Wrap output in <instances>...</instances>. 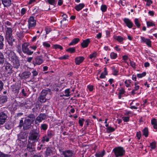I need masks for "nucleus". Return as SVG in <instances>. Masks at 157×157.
<instances>
[{
  "label": "nucleus",
  "mask_w": 157,
  "mask_h": 157,
  "mask_svg": "<svg viewBox=\"0 0 157 157\" xmlns=\"http://www.w3.org/2000/svg\"><path fill=\"white\" fill-rule=\"evenodd\" d=\"M52 152L51 148L48 147L46 149L45 154L47 156H50L52 154Z\"/></svg>",
  "instance_id": "27"
},
{
  "label": "nucleus",
  "mask_w": 157,
  "mask_h": 157,
  "mask_svg": "<svg viewBox=\"0 0 157 157\" xmlns=\"http://www.w3.org/2000/svg\"><path fill=\"white\" fill-rule=\"evenodd\" d=\"M38 101L41 103L45 102L46 100H49V99L48 98H46L45 97H43L41 95L38 98Z\"/></svg>",
  "instance_id": "23"
},
{
  "label": "nucleus",
  "mask_w": 157,
  "mask_h": 157,
  "mask_svg": "<svg viewBox=\"0 0 157 157\" xmlns=\"http://www.w3.org/2000/svg\"><path fill=\"white\" fill-rule=\"evenodd\" d=\"M47 1L49 4L52 5H54L55 2V0H47Z\"/></svg>",
  "instance_id": "59"
},
{
  "label": "nucleus",
  "mask_w": 157,
  "mask_h": 157,
  "mask_svg": "<svg viewBox=\"0 0 157 157\" xmlns=\"http://www.w3.org/2000/svg\"><path fill=\"white\" fill-rule=\"evenodd\" d=\"M67 51L71 53H73L75 51V48H70L67 50Z\"/></svg>",
  "instance_id": "54"
},
{
  "label": "nucleus",
  "mask_w": 157,
  "mask_h": 157,
  "mask_svg": "<svg viewBox=\"0 0 157 157\" xmlns=\"http://www.w3.org/2000/svg\"><path fill=\"white\" fill-rule=\"evenodd\" d=\"M36 21L34 19V17L31 16L29 19L28 21L29 29H32L36 26Z\"/></svg>",
  "instance_id": "9"
},
{
  "label": "nucleus",
  "mask_w": 157,
  "mask_h": 157,
  "mask_svg": "<svg viewBox=\"0 0 157 157\" xmlns=\"http://www.w3.org/2000/svg\"><path fill=\"white\" fill-rule=\"evenodd\" d=\"M50 138L47 136H45L43 137L41 140V141L43 143H44L45 142H48L49 141Z\"/></svg>",
  "instance_id": "35"
},
{
  "label": "nucleus",
  "mask_w": 157,
  "mask_h": 157,
  "mask_svg": "<svg viewBox=\"0 0 157 157\" xmlns=\"http://www.w3.org/2000/svg\"><path fill=\"white\" fill-rule=\"evenodd\" d=\"M114 39L120 43L122 42L124 40V39L120 36H116Z\"/></svg>",
  "instance_id": "38"
},
{
  "label": "nucleus",
  "mask_w": 157,
  "mask_h": 157,
  "mask_svg": "<svg viewBox=\"0 0 157 157\" xmlns=\"http://www.w3.org/2000/svg\"><path fill=\"white\" fill-rule=\"evenodd\" d=\"M4 62V57L2 53L0 52V63L2 64Z\"/></svg>",
  "instance_id": "40"
},
{
  "label": "nucleus",
  "mask_w": 157,
  "mask_h": 157,
  "mask_svg": "<svg viewBox=\"0 0 157 157\" xmlns=\"http://www.w3.org/2000/svg\"><path fill=\"white\" fill-rule=\"evenodd\" d=\"M64 157H71L74 155V151L67 150L62 151V154Z\"/></svg>",
  "instance_id": "13"
},
{
  "label": "nucleus",
  "mask_w": 157,
  "mask_h": 157,
  "mask_svg": "<svg viewBox=\"0 0 157 157\" xmlns=\"http://www.w3.org/2000/svg\"><path fill=\"white\" fill-rule=\"evenodd\" d=\"M112 68L113 75H118V70L114 67H113Z\"/></svg>",
  "instance_id": "36"
},
{
  "label": "nucleus",
  "mask_w": 157,
  "mask_h": 157,
  "mask_svg": "<svg viewBox=\"0 0 157 157\" xmlns=\"http://www.w3.org/2000/svg\"><path fill=\"white\" fill-rule=\"evenodd\" d=\"M7 100V97L5 95H0V104H2L6 102Z\"/></svg>",
  "instance_id": "22"
},
{
  "label": "nucleus",
  "mask_w": 157,
  "mask_h": 157,
  "mask_svg": "<svg viewBox=\"0 0 157 157\" xmlns=\"http://www.w3.org/2000/svg\"><path fill=\"white\" fill-rule=\"evenodd\" d=\"M140 38L141 42L145 43L148 46H151V42L150 39L146 38L143 36H140Z\"/></svg>",
  "instance_id": "17"
},
{
  "label": "nucleus",
  "mask_w": 157,
  "mask_h": 157,
  "mask_svg": "<svg viewBox=\"0 0 157 157\" xmlns=\"http://www.w3.org/2000/svg\"><path fill=\"white\" fill-rule=\"evenodd\" d=\"M46 118V115L44 113H41L39 114L38 116L36 117L35 122H37V121L38 122H40L42 120H45Z\"/></svg>",
  "instance_id": "16"
},
{
  "label": "nucleus",
  "mask_w": 157,
  "mask_h": 157,
  "mask_svg": "<svg viewBox=\"0 0 157 157\" xmlns=\"http://www.w3.org/2000/svg\"><path fill=\"white\" fill-rule=\"evenodd\" d=\"M117 54L114 52H112L110 54V57L112 59H114L117 57Z\"/></svg>",
  "instance_id": "42"
},
{
  "label": "nucleus",
  "mask_w": 157,
  "mask_h": 157,
  "mask_svg": "<svg viewBox=\"0 0 157 157\" xmlns=\"http://www.w3.org/2000/svg\"><path fill=\"white\" fill-rule=\"evenodd\" d=\"M136 136L137 137V139L138 140H140L141 136V132L140 131L137 132Z\"/></svg>",
  "instance_id": "61"
},
{
  "label": "nucleus",
  "mask_w": 157,
  "mask_h": 157,
  "mask_svg": "<svg viewBox=\"0 0 157 157\" xmlns=\"http://www.w3.org/2000/svg\"><path fill=\"white\" fill-rule=\"evenodd\" d=\"M20 94H21L22 96H26V94L25 92L24 89H22L21 92L20 93Z\"/></svg>",
  "instance_id": "63"
},
{
  "label": "nucleus",
  "mask_w": 157,
  "mask_h": 157,
  "mask_svg": "<svg viewBox=\"0 0 157 157\" xmlns=\"http://www.w3.org/2000/svg\"><path fill=\"white\" fill-rule=\"evenodd\" d=\"M147 24L148 27L155 26V24L152 22L147 21Z\"/></svg>",
  "instance_id": "52"
},
{
  "label": "nucleus",
  "mask_w": 157,
  "mask_h": 157,
  "mask_svg": "<svg viewBox=\"0 0 157 157\" xmlns=\"http://www.w3.org/2000/svg\"><path fill=\"white\" fill-rule=\"evenodd\" d=\"M0 157H8V155L5 154L1 152H0Z\"/></svg>",
  "instance_id": "64"
},
{
  "label": "nucleus",
  "mask_w": 157,
  "mask_h": 157,
  "mask_svg": "<svg viewBox=\"0 0 157 157\" xmlns=\"http://www.w3.org/2000/svg\"><path fill=\"white\" fill-rule=\"evenodd\" d=\"M43 46L46 48H48L50 47V45L48 42H44L43 43Z\"/></svg>",
  "instance_id": "43"
},
{
  "label": "nucleus",
  "mask_w": 157,
  "mask_h": 157,
  "mask_svg": "<svg viewBox=\"0 0 157 157\" xmlns=\"http://www.w3.org/2000/svg\"><path fill=\"white\" fill-rule=\"evenodd\" d=\"M6 71L8 72V73H12V66L9 63H5L4 65Z\"/></svg>",
  "instance_id": "15"
},
{
  "label": "nucleus",
  "mask_w": 157,
  "mask_h": 157,
  "mask_svg": "<svg viewBox=\"0 0 157 157\" xmlns=\"http://www.w3.org/2000/svg\"><path fill=\"white\" fill-rule=\"evenodd\" d=\"M97 56V53L96 52H93L92 54H90L89 56V57L90 59H92L93 58H95Z\"/></svg>",
  "instance_id": "50"
},
{
  "label": "nucleus",
  "mask_w": 157,
  "mask_h": 157,
  "mask_svg": "<svg viewBox=\"0 0 157 157\" xmlns=\"http://www.w3.org/2000/svg\"><path fill=\"white\" fill-rule=\"evenodd\" d=\"M105 154V151L103 150L102 151H99L96 153L95 155L96 157H102Z\"/></svg>",
  "instance_id": "28"
},
{
  "label": "nucleus",
  "mask_w": 157,
  "mask_h": 157,
  "mask_svg": "<svg viewBox=\"0 0 157 157\" xmlns=\"http://www.w3.org/2000/svg\"><path fill=\"white\" fill-rule=\"evenodd\" d=\"M4 40L3 36L0 35V49H2L3 48L4 46L3 41Z\"/></svg>",
  "instance_id": "30"
},
{
  "label": "nucleus",
  "mask_w": 157,
  "mask_h": 157,
  "mask_svg": "<svg viewBox=\"0 0 157 157\" xmlns=\"http://www.w3.org/2000/svg\"><path fill=\"white\" fill-rule=\"evenodd\" d=\"M5 54L6 57L8 58L10 61L17 57L14 52L10 50H6Z\"/></svg>",
  "instance_id": "7"
},
{
  "label": "nucleus",
  "mask_w": 157,
  "mask_h": 157,
  "mask_svg": "<svg viewBox=\"0 0 157 157\" xmlns=\"http://www.w3.org/2000/svg\"><path fill=\"white\" fill-rule=\"evenodd\" d=\"M25 118H29L28 119H30L31 121H34L35 120V117L34 115L33 114H30L28 116Z\"/></svg>",
  "instance_id": "34"
},
{
  "label": "nucleus",
  "mask_w": 157,
  "mask_h": 157,
  "mask_svg": "<svg viewBox=\"0 0 157 157\" xmlns=\"http://www.w3.org/2000/svg\"><path fill=\"white\" fill-rule=\"evenodd\" d=\"M2 3L5 7L10 6L11 4V0H2Z\"/></svg>",
  "instance_id": "24"
},
{
  "label": "nucleus",
  "mask_w": 157,
  "mask_h": 157,
  "mask_svg": "<svg viewBox=\"0 0 157 157\" xmlns=\"http://www.w3.org/2000/svg\"><path fill=\"white\" fill-rule=\"evenodd\" d=\"M152 125H153L154 128L157 127V121L155 119H153L151 121Z\"/></svg>",
  "instance_id": "39"
},
{
  "label": "nucleus",
  "mask_w": 157,
  "mask_h": 157,
  "mask_svg": "<svg viewBox=\"0 0 157 157\" xmlns=\"http://www.w3.org/2000/svg\"><path fill=\"white\" fill-rule=\"evenodd\" d=\"M70 92L69 90V89H68L66 90L64 92V94H63L62 95H60V97H62L63 96H64L66 97H69L70 96Z\"/></svg>",
  "instance_id": "32"
},
{
  "label": "nucleus",
  "mask_w": 157,
  "mask_h": 157,
  "mask_svg": "<svg viewBox=\"0 0 157 157\" xmlns=\"http://www.w3.org/2000/svg\"><path fill=\"white\" fill-rule=\"evenodd\" d=\"M131 81H132L131 80L128 79L126 80L124 82L125 86L127 87H129L130 86V84L131 82Z\"/></svg>",
  "instance_id": "44"
},
{
  "label": "nucleus",
  "mask_w": 157,
  "mask_h": 157,
  "mask_svg": "<svg viewBox=\"0 0 157 157\" xmlns=\"http://www.w3.org/2000/svg\"><path fill=\"white\" fill-rule=\"evenodd\" d=\"M90 42V39H87L83 40V42L81 44V45L83 48L87 47L89 43Z\"/></svg>",
  "instance_id": "19"
},
{
  "label": "nucleus",
  "mask_w": 157,
  "mask_h": 157,
  "mask_svg": "<svg viewBox=\"0 0 157 157\" xmlns=\"http://www.w3.org/2000/svg\"><path fill=\"white\" fill-rule=\"evenodd\" d=\"M150 146L151 148L154 149L155 147V142H152L150 144Z\"/></svg>",
  "instance_id": "58"
},
{
  "label": "nucleus",
  "mask_w": 157,
  "mask_h": 157,
  "mask_svg": "<svg viewBox=\"0 0 157 157\" xmlns=\"http://www.w3.org/2000/svg\"><path fill=\"white\" fill-rule=\"evenodd\" d=\"M129 117H123L122 119L124 122H127L129 121Z\"/></svg>",
  "instance_id": "55"
},
{
  "label": "nucleus",
  "mask_w": 157,
  "mask_h": 157,
  "mask_svg": "<svg viewBox=\"0 0 157 157\" xmlns=\"http://www.w3.org/2000/svg\"><path fill=\"white\" fill-rule=\"evenodd\" d=\"M20 89L18 85H13L12 86V90L16 94H18Z\"/></svg>",
  "instance_id": "21"
},
{
  "label": "nucleus",
  "mask_w": 157,
  "mask_h": 157,
  "mask_svg": "<svg viewBox=\"0 0 157 157\" xmlns=\"http://www.w3.org/2000/svg\"><path fill=\"white\" fill-rule=\"evenodd\" d=\"M39 129H33L30 132L29 136L28 143L35 144L37 142L40 136Z\"/></svg>",
  "instance_id": "1"
},
{
  "label": "nucleus",
  "mask_w": 157,
  "mask_h": 157,
  "mask_svg": "<svg viewBox=\"0 0 157 157\" xmlns=\"http://www.w3.org/2000/svg\"><path fill=\"white\" fill-rule=\"evenodd\" d=\"M115 130L114 128H105L104 131L105 132L110 133L113 132Z\"/></svg>",
  "instance_id": "37"
},
{
  "label": "nucleus",
  "mask_w": 157,
  "mask_h": 157,
  "mask_svg": "<svg viewBox=\"0 0 157 157\" xmlns=\"http://www.w3.org/2000/svg\"><path fill=\"white\" fill-rule=\"evenodd\" d=\"M35 144L30 143H28L27 146V150L28 151L29 155H33L35 153Z\"/></svg>",
  "instance_id": "6"
},
{
  "label": "nucleus",
  "mask_w": 157,
  "mask_h": 157,
  "mask_svg": "<svg viewBox=\"0 0 157 157\" xmlns=\"http://www.w3.org/2000/svg\"><path fill=\"white\" fill-rule=\"evenodd\" d=\"M33 76L34 77L37 76L38 74V72L35 69H33L32 72Z\"/></svg>",
  "instance_id": "57"
},
{
  "label": "nucleus",
  "mask_w": 157,
  "mask_h": 157,
  "mask_svg": "<svg viewBox=\"0 0 157 157\" xmlns=\"http://www.w3.org/2000/svg\"><path fill=\"white\" fill-rule=\"evenodd\" d=\"M80 40V39L78 38H75L73 39L71 42L69 44V46L74 45L77 43H78Z\"/></svg>",
  "instance_id": "26"
},
{
  "label": "nucleus",
  "mask_w": 157,
  "mask_h": 157,
  "mask_svg": "<svg viewBox=\"0 0 157 157\" xmlns=\"http://www.w3.org/2000/svg\"><path fill=\"white\" fill-rule=\"evenodd\" d=\"M54 135V132L52 131H48V136L50 138L51 137Z\"/></svg>",
  "instance_id": "47"
},
{
  "label": "nucleus",
  "mask_w": 157,
  "mask_h": 157,
  "mask_svg": "<svg viewBox=\"0 0 157 157\" xmlns=\"http://www.w3.org/2000/svg\"><path fill=\"white\" fill-rule=\"evenodd\" d=\"M137 83L136 82L135 84L134 85L135 86V87H134V89L133 90H132V91L131 93L132 94H135L136 93L135 92V91L137 90H138L140 88V86L139 85H137Z\"/></svg>",
  "instance_id": "29"
},
{
  "label": "nucleus",
  "mask_w": 157,
  "mask_h": 157,
  "mask_svg": "<svg viewBox=\"0 0 157 157\" xmlns=\"http://www.w3.org/2000/svg\"><path fill=\"white\" fill-rule=\"evenodd\" d=\"M10 61L13 63L14 68H17L20 66L19 61L17 57L11 60Z\"/></svg>",
  "instance_id": "14"
},
{
  "label": "nucleus",
  "mask_w": 157,
  "mask_h": 157,
  "mask_svg": "<svg viewBox=\"0 0 157 157\" xmlns=\"http://www.w3.org/2000/svg\"><path fill=\"white\" fill-rule=\"evenodd\" d=\"M85 121V120L83 118H79V119L78 121V123L79 124V125L82 127L83 125V122Z\"/></svg>",
  "instance_id": "46"
},
{
  "label": "nucleus",
  "mask_w": 157,
  "mask_h": 157,
  "mask_svg": "<svg viewBox=\"0 0 157 157\" xmlns=\"http://www.w3.org/2000/svg\"><path fill=\"white\" fill-rule=\"evenodd\" d=\"M12 30L11 28H7L6 32L5 37L9 45L12 47L13 42L15 40L13 38L12 35Z\"/></svg>",
  "instance_id": "2"
},
{
  "label": "nucleus",
  "mask_w": 157,
  "mask_h": 157,
  "mask_svg": "<svg viewBox=\"0 0 157 157\" xmlns=\"http://www.w3.org/2000/svg\"><path fill=\"white\" fill-rule=\"evenodd\" d=\"M135 24L138 28H139L140 26V24L139 23V20L137 18H135L134 20Z\"/></svg>",
  "instance_id": "41"
},
{
  "label": "nucleus",
  "mask_w": 157,
  "mask_h": 157,
  "mask_svg": "<svg viewBox=\"0 0 157 157\" xmlns=\"http://www.w3.org/2000/svg\"><path fill=\"white\" fill-rule=\"evenodd\" d=\"M31 73L29 71H25L19 75V76L22 79H26L29 78L30 76Z\"/></svg>",
  "instance_id": "12"
},
{
  "label": "nucleus",
  "mask_w": 157,
  "mask_h": 157,
  "mask_svg": "<svg viewBox=\"0 0 157 157\" xmlns=\"http://www.w3.org/2000/svg\"><path fill=\"white\" fill-rule=\"evenodd\" d=\"M28 118H25L23 123V118H22L20 121L19 126L21 127L23 126V128H26L29 126L31 124L32 121H31L30 119Z\"/></svg>",
  "instance_id": "5"
},
{
  "label": "nucleus",
  "mask_w": 157,
  "mask_h": 157,
  "mask_svg": "<svg viewBox=\"0 0 157 157\" xmlns=\"http://www.w3.org/2000/svg\"><path fill=\"white\" fill-rule=\"evenodd\" d=\"M84 59V58L82 56H80L76 58L75 59V62L76 64L79 65L83 62Z\"/></svg>",
  "instance_id": "20"
},
{
  "label": "nucleus",
  "mask_w": 157,
  "mask_h": 157,
  "mask_svg": "<svg viewBox=\"0 0 157 157\" xmlns=\"http://www.w3.org/2000/svg\"><path fill=\"white\" fill-rule=\"evenodd\" d=\"M124 21L129 28H131L132 27L133 24L129 19L125 18L124 19Z\"/></svg>",
  "instance_id": "18"
},
{
  "label": "nucleus",
  "mask_w": 157,
  "mask_h": 157,
  "mask_svg": "<svg viewBox=\"0 0 157 157\" xmlns=\"http://www.w3.org/2000/svg\"><path fill=\"white\" fill-rule=\"evenodd\" d=\"M91 122L90 121V120L87 119L85 121V125L86 127H89V125L91 124Z\"/></svg>",
  "instance_id": "51"
},
{
  "label": "nucleus",
  "mask_w": 157,
  "mask_h": 157,
  "mask_svg": "<svg viewBox=\"0 0 157 157\" xmlns=\"http://www.w3.org/2000/svg\"><path fill=\"white\" fill-rule=\"evenodd\" d=\"M4 109V108H2L0 110V125L3 124L5 122L7 117L6 112Z\"/></svg>",
  "instance_id": "4"
},
{
  "label": "nucleus",
  "mask_w": 157,
  "mask_h": 157,
  "mask_svg": "<svg viewBox=\"0 0 157 157\" xmlns=\"http://www.w3.org/2000/svg\"><path fill=\"white\" fill-rule=\"evenodd\" d=\"M51 90L50 89H48L47 90L44 89L41 92V95L43 97H45L48 96L47 98L49 99L51 97L50 95Z\"/></svg>",
  "instance_id": "11"
},
{
  "label": "nucleus",
  "mask_w": 157,
  "mask_h": 157,
  "mask_svg": "<svg viewBox=\"0 0 157 157\" xmlns=\"http://www.w3.org/2000/svg\"><path fill=\"white\" fill-rule=\"evenodd\" d=\"M32 105V102L29 101H27L24 104V106L26 108H30Z\"/></svg>",
  "instance_id": "31"
},
{
  "label": "nucleus",
  "mask_w": 157,
  "mask_h": 157,
  "mask_svg": "<svg viewBox=\"0 0 157 157\" xmlns=\"http://www.w3.org/2000/svg\"><path fill=\"white\" fill-rule=\"evenodd\" d=\"M68 56L67 55H65L61 57L59 59H65L68 58Z\"/></svg>",
  "instance_id": "62"
},
{
  "label": "nucleus",
  "mask_w": 157,
  "mask_h": 157,
  "mask_svg": "<svg viewBox=\"0 0 157 157\" xmlns=\"http://www.w3.org/2000/svg\"><path fill=\"white\" fill-rule=\"evenodd\" d=\"M53 48L55 49H59L60 50L63 49V47L57 44L53 45Z\"/></svg>",
  "instance_id": "48"
},
{
  "label": "nucleus",
  "mask_w": 157,
  "mask_h": 157,
  "mask_svg": "<svg viewBox=\"0 0 157 157\" xmlns=\"http://www.w3.org/2000/svg\"><path fill=\"white\" fill-rule=\"evenodd\" d=\"M113 151L116 157L122 156L124 155L125 153L124 150L121 147H115L113 149Z\"/></svg>",
  "instance_id": "3"
},
{
  "label": "nucleus",
  "mask_w": 157,
  "mask_h": 157,
  "mask_svg": "<svg viewBox=\"0 0 157 157\" xmlns=\"http://www.w3.org/2000/svg\"><path fill=\"white\" fill-rule=\"evenodd\" d=\"M26 11V10L25 8H22L21 10V14L22 16L24 15Z\"/></svg>",
  "instance_id": "60"
},
{
  "label": "nucleus",
  "mask_w": 157,
  "mask_h": 157,
  "mask_svg": "<svg viewBox=\"0 0 157 157\" xmlns=\"http://www.w3.org/2000/svg\"><path fill=\"white\" fill-rule=\"evenodd\" d=\"M143 135L145 137H147L148 136V128H144L142 130Z\"/></svg>",
  "instance_id": "33"
},
{
  "label": "nucleus",
  "mask_w": 157,
  "mask_h": 157,
  "mask_svg": "<svg viewBox=\"0 0 157 157\" xmlns=\"http://www.w3.org/2000/svg\"><path fill=\"white\" fill-rule=\"evenodd\" d=\"M107 7L105 5H102L101 7V9L102 11L103 12H105L106 11Z\"/></svg>",
  "instance_id": "45"
},
{
  "label": "nucleus",
  "mask_w": 157,
  "mask_h": 157,
  "mask_svg": "<svg viewBox=\"0 0 157 157\" xmlns=\"http://www.w3.org/2000/svg\"><path fill=\"white\" fill-rule=\"evenodd\" d=\"M130 65L133 67L134 68H136V65L135 63L133 61L129 60Z\"/></svg>",
  "instance_id": "53"
},
{
  "label": "nucleus",
  "mask_w": 157,
  "mask_h": 157,
  "mask_svg": "<svg viewBox=\"0 0 157 157\" xmlns=\"http://www.w3.org/2000/svg\"><path fill=\"white\" fill-rule=\"evenodd\" d=\"M62 16L63 17V20L61 21L60 23L61 24L62 22L64 21H66L67 20V15L65 14H63Z\"/></svg>",
  "instance_id": "56"
},
{
  "label": "nucleus",
  "mask_w": 157,
  "mask_h": 157,
  "mask_svg": "<svg viewBox=\"0 0 157 157\" xmlns=\"http://www.w3.org/2000/svg\"><path fill=\"white\" fill-rule=\"evenodd\" d=\"M84 4L80 3L75 6V9L77 11H79L84 7Z\"/></svg>",
  "instance_id": "25"
},
{
  "label": "nucleus",
  "mask_w": 157,
  "mask_h": 157,
  "mask_svg": "<svg viewBox=\"0 0 157 157\" xmlns=\"http://www.w3.org/2000/svg\"><path fill=\"white\" fill-rule=\"evenodd\" d=\"M44 62L43 57L41 56H37L33 62V63L34 66L39 65L42 63Z\"/></svg>",
  "instance_id": "10"
},
{
  "label": "nucleus",
  "mask_w": 157,
  "mask_h": 157,
  "mask_svg": "<svg viewBox=\"0 0 157 157\" xmlns=\"http://www.w3.org/2000/svg\"><path fill=\"white\" fill-rule=\"evenodd\" d=\"M28 44L26 43H24L22 45V51L25 54L30 55H32L33 52V51H31L29 50L28 48Z\"/></svg>",
  "instance_id": "8"
},
{
  "label": "nucleus",
  "mask_w": 157,
  "mask_h": 157,
  "mask_svg": "<svg viewBox=\"0 0 157 157\" xmlns=\"http://www.w3.org/2000/svg\"><path fill=\"white\" fill-rule=\"evenodd\" d=\"M146 75V73L145 72H144L141 74H139L137 75V77L138 78H141L145 76Z\"/></svg>",
  "instance_id": "49"
}]
</instances>
